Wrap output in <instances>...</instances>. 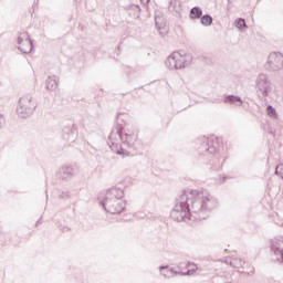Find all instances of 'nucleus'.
Masks as SVG:
<instances>
[{
	"label": "nucleus",
	"mask_w": 283,
	"mask_h": 283,
	"mask_svg": "<svg viewBox=\"0 0 283 283\" xmlns=\"http://www.w3.org/2000/svg\"><path fill=\"white\" fill-rule=\"evenodd\" d=\"M217 207L218 199L206 189L184 190L176 199V205L170 211V218L176 222L207 220Z\"/></svg>",
	"instance_id": "obj_1"
},
{
	"label": "nucleus",
	"mask_w": 283,
	"mask_h": 283,
	"mask_svg": "<svg viewBox=\"0 0 283 283\" xmlns=\"http://www.w3.org/2000/svg\"><path fill=\"white\" fill-rule=\"evenodd\" d=\"M108 147L117 156H134L127 149L136 150V143L138 142V134L126 130L122 124H116L108 136Z\"/></svg>",
	"instance_id": "obj_2"
},
{
	"label": "nucleus",
	"mask_w": 283,
	"mask_h": 283,
	"mask_svg": "<svg viewBox=\"0 0 283 283\" xmlns=\"http://www.w3.org/2000/svg\"><path fill=\"white\" fill-rule=\"evenodd\" d=\"M125 191L120 188L113 187L105 193L104 199L99 202L106 213L118 214L125 211L126 203L122 200Z\"/></svg>",
	"instance_id": "obj_3"
},
{
	"label": "nucleus",
	"mask_w": 283,
	"mask_h": 283,
	"mask_svg": "<svg viewBox=\"0 0 283 283\" xmlns=\"http://www.w3.org/2000/svg\"><path fill=\"white\" fill-rule=\"evenodd\" d=\"M216 151L217 147L216 143H213V138L203 137L202 143L198 148V153L201 156H213V158L210 160V167H214V170L218 171V169H222V165H224V159L216 154Z\"/></svg>",
	"instance_id": "obj_4"
},
{
	"label": "nucleus",
	"mask_w": 283,
	"mask_h": 283,
	"mask_svg": "<svg viewBox=\"0 0 283 283\" xmlns=\"http://www.w3.org/2000/svg\"><path fill=\"white\" fill-rule=\"evenodd\" d=\"M193 61V55L191 53L172 52L166 60L165 65L168 70H185Z\"/></svg>",
	"instance_id": "obj_5"
},
{
	"label": "nucleus",
	"mask_w": 283,
	"mask_h": 283,
	"mask_svg": "<svg viewBox=\"0 0 283 283\" xmlns=\"http://www.w3.org/2000/svg\"><path fill=\"white\" fill-rule=\"evenodd\" d=\"M36 109V103L31 95L20 97L19 104L17 107V114L20 118H30Z\"/></svg>",
	"instance_id": "obj_6"
},
{
	"label": "nucleus",
	"mask_w": 283,
	"mask_h": 283,
	"mask_svg": "<svg viewBox=\"0 0 283 283\" xmlns=\"http://www.w3.org/2000/svg\"><path fill=\"white\" fill-rule=\"evenodd\" d=\"M18 50L22 52V54H31L32 50H34V42L30 39V33L22 32L19 34L18 40Z\"/></svg>",
	"instance_id": "obj_7"
},
{
	"label": "nucleus",
	"mask_w": 283,
	"mask_h": 283,
	"mask_svg": "<svg viewBox=\"0 0 283 283\" xmlns=\"http://www.w3.org/2000/svg\"><path fill=\"white\" fill-rule=\"evenodd\" d=\"M283 67V54L281 52H272L268 56L265 69L269 72H280Z\"/></svg>",
	"instance_id": "obj_8"
},
{
	"label": "nucleus",
	"mask_w": 283,
	"mask_h": 283,
	"mask_svg": "<svg viewBox=\"0 0 283 283\" xmlns=\"http://www.w3.org/2000/svg\"><path fill=\"white\" fill-rule=\"evenodd\" d=\"M255 85L256 90L261 92L264 98H266V96L271 94V81H269L266 74H259V76L255 80Z\"/></svg>",
	"instance_id": "obj_9"
},
{
	"label": "nucleus",
	"mask_w": 283,
	"mask_h": 283,
	"mask_svg": "<svg viewBox=\"0 0 283 283\" xmlns=\"http://www.w3.org/2000/svg\"><path fill=\"white\" fill-rule=\"evenodd\" d=\"M270 248L272 253H274L277 262L283 264V237L272 239Z\"/></svg>",
	"instance_id": "obj_10"
},
{
	"label": "nucleus",
	"mask_w": 283,
	"mask_h": 283,
	"mask_svg": "<svg viewBox=\"0 0 283 283\" xmlns=\"http://www.w3.org/2000/svg\"><path fill=\"white\" fill-rule=\"evenodd\" d=\"M77 136L78 130L76 129V126L74 124L71 123L63 127L62 138H64V140H66L67 143H75Z\"/></svg>",
	"instance_id": "obj_11"
},
{
	"label": "nucleus",
	"mask_w": 283,
	"mask_h": 283,
	"mask_svg": "<svg viewBox=\"0 0 283 283\" xmlns=\"http://www.w3.org/2000/svg\"><path fill=\"white\" fill-rule=\"evenodd\" d=\"M74 167H76V165L62 166L57 171V178H60V180H70L74 178L77 174Z\"/></svg>",
	"instance_id": "obj_12"
},
{
	"label": "nucleus",
	"mask_w": 283,
	"mask_h": 283,
	"mask_svg": "<svg viewBox=\"0 0 283 283\" xmlns=\"http://www.w3.org/2000/svg\"><path fill=\"white\" fill-rule=\"evenodd\" d=\"M155 27L159 32L160 36H165V34H167L165 19L161 15H155Z\"/></svg>",
	"instance_id": "obj_13"
},
{
	"label": "nucleus",
	"mask_w": 283,
	"mask_h": 283,
	"mask_svg": "<svg viewBox=\"0 0 283 283\" xmlns=\"http://www.w3.org/2000/svg\"><path fill=\"white\" fill-rule=\"evenodd\" d=\"M159 271L160 274L166 279L174 277V275H180V272L175 271L174 268L169 265H160Z\"/></svg>",
	"instance_id": "obj_14"
},
{
	"label": "nucleus",
	"mask_w": 283,
	"mask_h": 283,
	"mask_svg": "<svg viewBox=\"0 0 283 283\" xmlns=\"http://www.w3.org/2000/svg\"><path fill=\"white\" fill-rule=\"evenodd\" d=\"M223 103L228 105H235L237 103H240V105H242V97L238 95H226Z\"/></svg>",
	"instance_id": "obj_15"
},
{
	"label": "nucleus",
	"mask_w": 283,
	"mask_h": 283,
	"mask_svg": "<svg viewBox=\"0 0 283 283\" xmlns=\"http://www.w3.org/2000/svg\"><path fill=\"white\" fill-rule=\"evenodd\" d=\"M45 87L50 92H54V90H56L59 87V81H56V78H54L52 76H49L45 81Z\"/></svg>",
	"instance_id": "obj_16"
},
{
	"label": "nucleus",
	"mask_w": 283,
	"mask_h": 283,
	"mask_svg": "<svg viewBox=\"0 0 283 283\" xmlns=\"http://www.w3.org/2000/svg\"><path fill=\"white\" fill-rule=\"evenodd\" d=\"M202 18V9L200 7H193L190 9L189 19L196 21V19Z\"/></svg>",
	"instance_id": "obj_17"
},
{
	"label": "nucleus",
	"mask_w": 283,
	"mask_h": 283,
	"mask_svg": "<svg viewBox=\"0 0 283 283\" xmlns=\"http://www.w3.org/2000/svg\"><path fill=\"white\" fill-rule=\"evenodd\" d=\"M201 25H205V28H209V25H212L213 18L210 14L201 15L200 18Z\"/></svg>",
	"instance_id": "obj_18"
},
{
	"label": "nucleus",
	"mask_w": 283,
	"mask_h": 283,
	"mask_svg": "<svg viewBox=\"0 0 283 283\" xmlns=\"http://www.w3.org/2000/svg\"><path fill=\"white\" fill-rule=\"evenodd\" d=\"M230 266H232V269H243L244 268V261H242V259H232L230 261Z\"/></svg>",
	"instance_id": "obj_19"
},
{
	"label": "nucleus",
	"mask_w": 283,
	"mask_h": 283,
	"mask_svg": "<svg viewBox=\"0 0 283 283\" xmlns=\"http://www.w3.org/2000/svg\"><path fill=\"white\" fill-rule=\"evenodd\" d=\"M235 24L239 30H244V28H247V21L243 18L237 19Z\"/></svg>",
	"instance_id": "obj_20"
},
{
	"label": "nucleus",
	"mask_w": 283,
	"mask_h": 283,
	"mask_svg": "<svg viewBox=\"0 0 283 283\" xmlns=\"http://www.w3.org/2000/svg\"><path fill=\"white\" fill-rule=\"evenodd\" d=\"M129 10H134V17H136L138 19V17H140V6L138 4H130Z\"/></svg>",
	"instance_id": "obj_21"
},
{
	"label": "nucleus",
	"mask_w": 283,
	"mask_h": 283,
	"mask_svg": "<svg viewBox=\"0 0 283 283\" xmlns=\"http://www.w3.org/2000/svg\"><path fill=\"white\" fill-rule=\"evenodd\" d=\"M266 112H268V115L271 117L277 116V112L275 111V108L272 105H269L266 107Z\"/></svg>",
	"instance_id": "obj_22"
},
{
	"label": "nucleus",
	"mask_w": 283,
	"mask_h": 283,
	"mask_svg": "<svg viewBox=\"0 0 283 283\" xmlns=\"http://www.w3.org/2000/svg\"><path fill=\"white\" fill-rule=\"evenodd\" d=\"M187 266H189V269H195V270H193V273H196V271H200V269L198 268V265H196L195 263L188 262Z\"/></svg>",
	"instance_id": "obj_23"
},
{
	"label": "nucleus",
	"mask_w": 283,
	"mask_h": 283,
	"mask_svg": "<svg viewBox=\"0 0 283 283\" xmlns=\"http://www.w3.org/2000/svg\"><path fill=\"white\" fill-rule=\"evenodd\" d=\"M195 269H188L187 272H180V275H193Z\"/></svg>",
	"instance_id": "obj_24"
},
{
	"label": "nucleus",
	"mask_w": 283,
	"mask_h": 283,
	"mask_svg": "<svg viewBox=\"0 0 283 283\" xmlns=\"http://www.w3.org/2000/svg\"><path fill=\"white\" fill-rule=\"evenodd\" d=\"M71 195H70V191H63L61 195H60V198H70Z\"/></svg>",
	"instance_id": "obj_25"
},
{
	"label": "nucleus",
	"mask_w": 283,
	"mask_h": 283,
	"mask_svg": "<svg viewBox=\"0 0 283 283\" xmlns=\"http://www.w3.org/2000/svg\"><path fill=\"white\" fill-rule=\"evenodd\" d=\"M171 6H176V0H170L169 1V8H171Z\"/></svg>",
	"instance_id": "obj_26"
},
{
	"label": "nucleus",
	"mask_w": 283,
	"mask_h": 283,
	"mask_svg": "<svg viewBox=\"0 0 283 283\" xmlns=\"http://www.w3.org/2000/svg\"><path fill=\"white\" fill-rule=\"evenodd\" d=\"M62 231H63V233H67V231H70V228L69 227H63Z\"/></svg>",
	"instance_id": "obj_27"
},
{
	"label": "nucleus",
	"mask_w": 283,
	"mask_h": 283,
	"mask_svg": "<svg viewBox=\"0 0 283 283\" xmlns=\"http://www.w3.org/2000/svg\"><path fill=\"white\" fill-rule=\"evenodd\" d=\"M41 224V218L35 222V227H39Z\"/></svg>",
	"instance_id": "obj_28"
},
{
	"label": "nucleus",
	"mask_w": 283,
	"mask_h": 283,
	"mask_svg": "<svg viewBox=\"0 0 283 283\" xmlns=\"http://www.w3.org/2000/svg\"><path fill=\"white\" fill-rule=\"evenodd\" d=\"M117 118H120V115H117Z\"/></svg>",
	"instance_id": "obj_29"
}]
</instances>
